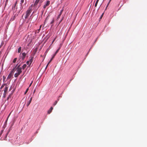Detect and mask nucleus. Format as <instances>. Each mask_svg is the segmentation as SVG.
Instances as JSON below:
<instances>
[{"mask_svg":"<svg viewBox=\"0 0 147 147\" xmlns=\"http://www.w3.org/2000/svg\"><path fill=\"white\" fill-rule=\"evenodd\" d=\"M20 65H19L17 68L16 70L17 73L14 74V76L15 78L18 77L19 75L22 73V68L20 67Z\"/></svg>","mask_w":147,"mask_h":147,"instance_id":"1","label":"nucleus"},{"mask_svg":"<svg viewBox=\"0 0 147 147\" xmlns=\"http://www.w3.org/2000/svg\"><path fill=\"white\" fill-rule=\"evenodd\" d=\"M32 5L29 7L28 9L26 12V15L25 17V18L26 19H27L28 17L30 16V13L32 11Z\"/></svg>","mask_w":147,"mask_h":147,"instance_id":"2","label":"nucleus"},{"mask_svg":"<svg viewBox=\"0 0 147 147\" xmlns=\"http://www.w3.org/2000/svg\"><path fill=\"white\" fill-rule=\"evenodd\" d=\"M43 0H36L34 4V6L35 7L38 3H39L38 7L40 6L41 5V3L43 1Z\"/></svg>","mask_w":147,"mask_h":147,"instance_id":"3","label":"nucleus"},{"mask_svg":"<svg viewBox=\"0 0 147 147\" xmlns=\"http://www.w3.org/2000/svg\"><path fill=\"white\" fill-rule=\"evenodd\" d=\"M50 4V1H47L46 2V3H45L44 5L43 6V8L45 9L46 7L49 6Z\"/></svg>","mask_w":147,"mask_h":147,"instance_id":"4","label":"nucleus"},{"mask_svg":"<svg viewBox=\"0 0 147 147\" xmlns=\"http://www.w3.org/2000/svg\"><path fill=\"white\" fill-rule=\"evenodd\" d=\"M32 97H31L30 100L27 102V103L26 104V105L27 106V107H28L29 106V105L30 104V103L31 102V101L32 100Z\"/></svg>","mask_w":147,"mask_h":147,"instance_id":"5","label":"nucleus"},{"mask_svg":"<svg viewBox=\"0 0 147 147\" xmlns=\"http://www.w3.org/2000/svg\"><path fill=\"white\" fill-rule=\"evenodd\" d=\"M13 74H12L10 73L8 76V77L7 78V79L9 80L11 79L12 76H13Z\"/></svg>","mask_w":147,"mask_h":147,"instance_id":"6","label":"nucleus"},{"mask_svg":"<svg viewBox=\"0 0 147 147\" xmlns=\"http://www.w3.org/2000/svg\"><path fill=\"white\" fill-rule=\"evenodd\" d=\"M33 57H30V59L28 61L30 62V65L32 62L33 61Z\"/></svg>","mask_w":147,"mask_h":147,"instance_id":"7","label":"nucleus"},{"mask_svg":"<svg viewBox=\"0 0 147 147\" xmlns=\"http://www.w3.org/2000/svg\"><path fill=\"white\" fill-rule=\"evenodd\" d=\"M53 109V107H51L50 108V109L48 111V113L49 114H50L51 112Z\"/></svg>","mask_w":147,"mask_h":147,"instance_id":"8","label":"nucleus"},{"mask_svg":"<svg viewBox=\"0 0 147 147\" xmlns=\"http://www.w3.org/2000/svg\"><path fill=\"white\" fill-rule=\"evenodd\" d=\"M26 56V54L25 53H22V59L23 60L25 58Z\"/></svg>","mask_w":147,"mask_h":147,"instance_id":"9","label":"nucleus"},{"mask_svg":"<svg viewBox=\"0 0 147 147\" xmlns=\"http://www.w3.org/2000/svg\"><path fill=\"white\" fill-rule=\"evenodd\" d=\"M63 10H61V11H60V13H59V15L58 16V17H57V19H59V18H60V16H61V14H62V12H63Z\"/></svg>","mask_w":147,"mask_h":147,"instance_id":"10","label":"nucleus"},{"mask_svg":"<svg viewBox=\"0 0 147 147\" xmlns=\"http://www.w3.org/2000/svg\"><path fill=\"white\" fill-rule=\"evenodd\" d=\"M16 18V15H14L13 16H12L10 19L11 21H13Z\"/></svg>","mask_w":147,"mask_h":147,"instance_id":"11","label":"nucleus"},{"mask_svg":"<svg viewBox=\"0 0 147 147\" xmlns=\"http://www.w3.org/2000/svg\"><path fill=\"white\" fill-rule=\"evenodd\" d=\"M8 89V87L7 86H5L4 89V92H7Z\"/></svg>","mask_w":147,"mask_h":147,"instance_id":"12","label":"nucleus"},{"mask_svg":"<svg viewBox=\"0 0 147 147\" xmlns=\"http://www.w3.org/2000/svg\"><path fill=\"white\" fill-rule=\"evenodd\" d=\"M12 93H11L9 95V96H8L7 97V100H9V98H11L12 96Z\"/></svg>","mask_w":147,"mask_h":147,"instance_id":"13","label":"nucleus"},{"mask_svg":"<svg viewBox=\"0 0 147 147\" xmlns=\"http://www.w3.org/2000/svg\"><path fill=\"white\" fill-rule=\"evenodd\" d=\"M26 67V64H24L22 66V69H24Z\"/></svg>","mask_w":147,"mask_h":147,"instance_id":"14","label":"nucleus"},{"mask_svg":"<svg viewBox=\"0 0 147 147\" xmlns=\"http://www.w3.org/2000/svg\"><path fill=\"white\" fill-rule=\"evenodd\" d=\"M21 47H20L18 49V53H20V52L21 51Z\"/></svg>","mask_w":147,"mask_h":147,"instance_id":"15","label":"nucleus"},{"mask_svg":"<svg viewBox=\"0 0 147 147\" xmlns=\"http://www.w3.org/2000/svg\"><path fill=\"white\" fill-rule=\"evenodd\" d=\"M55 54H54L53 56V57H52V58H51V59H50V61H49V62H51V61L53 59V58L54 57H55Z\"/></svg>","mask_w":147,"mask_h":147,"instance_id":"16","label":"nucleus"},{"mask_svg":"<svg viewBox=\"0 0 147 147\" xmlns=\"http://www.w3.org/2000/svg\"><path fill=\"white\" fill-rule=\"evenodd\" d=\"M16 66H17V65L15 67H14L13 69L11 71L10 73L13 74V71H14L15 70V68L16 67Z\"/></svg>","mask_w":147,"mask_h":147,"instance_id":"17","label":"nucleus"},{"mask_svg":"<svg viewBox=\"0 0 147 147\" xmlns=\"http://www.w3.org/2000/svg\"><path fill=\"white\" fill-rule=\"evenodd\" d=\"M99 1V0H96V2L95 4V7H96L97 6V4H98V2Z\"/></svg>","mask_w":147,"mask_h":147,"instance_id":"18","label":"nucleus"},{"mask_svg":"<svg viewBox=\"0 0 147 147\" xmlns=\"http://www.w3.org/2000/svg\"><path fill=\"white\" fill-rule=\"evenodd\" d=\"M17 60V58H15L13 61V63H15L16 62V61Z\"/></svg>","mask_w":147,"mask_h":147,"instance_id":"19","label":"nucleus"},{"mask_svg":"<svg viewBox=\"0 0 147 147\" xmlns=\"http://www.w3.org/2000/svg\"><path fill=\"white\" fill-rule=\"evenodd\" d=\"M5 85V84H3V85H2L0 88V89H1L4 87V86Z\"/></svg>","mask_w":147,"mask_h":147,"instance_id":"20","label":"nucleus"},{"mask_svg":"<svg viewBox=\"0 0 147 147\" xmlns=\"http://www.w3.org/2000/svg\"><path fill=\"white\" fill-rule=\"evenodd\" d=\"M7 93V92H4V93H3V97L5 98L6 97Z\"/></svg>","mask_w":147,"mask_h":147,"instance_id":"21","label":"nucleus"},{"mask_svg":"<svg viewBox=\"0 0 147 147\" xmlns=\"http://www.w3.org/2000/svg\"><path fill=\"white\" fill-rule=\"evenodd\" d=\"M57 101H55V102L53 104V106H55L56 104H57Z\"/></svg>","mask_w":147,"mask_h":147,"instance_id":"22","label":"nucleus"},{"mask_svg":"<svg viewBox=\"0 0 147 147\" xmlns=\"http://www.w3.org/2000/svg\"><path fill=\"white\" fill-rule=\"evenodd\" d=\"M29 90V88H27L26 90V91L25 92V93H24V94H26L27 93V92H28V90Z\"/></svg>","mask_w":147,"mask_h":147,"instance_id":"23","label":"nucleus"},{"mask_svg":"<svg viewBox=\"0 0 147 147\" xmlns=\"http://www.w3.org/2000/svg\"><path fill=\"white\" fill-rule=\"evenodd\" d=\"M60 49V48H59L58 49H57V50L56 51L55 53V55H56V54L58 53L59 50Z\"/></svg>","mask_w":147,"mask_h":147,"instance_id":"24","label":"nucleus"},{"mask_svg":"<svg viewBox=\"0 0 147 147\" xmlns=\"http://www.w3.org/2000/svg\"><path fill=\"white\" fill-rule=\"evenodd\" d=\"M30 62L28 61L27 62H26V63L28 65H29V66H30Z\"/></svg>","mask_w":147,"mask_h":147,"instance_id":"25","label":"nucleus"},{"mask_svg":"<svg viewBox=\"0 0 147 147\" xmlns=\"http://www.w3.org/2000/svg\"><path fill=\"white\" fill-rule=\"evenodd\" d=\"M54 19H53H53L52 20V21H51V22L50 23H51V24H53V23H54Z\"/></svg>","mask_w":147,"mask_h":147,"instance_id":"26","label":"nucleus"},{"mask_svg":"<svg viewBox=\"0 0 147 147\" xmlns=\"http://www.w3.org/2000/svg\"><path fill=\"white\" fill-rule=\"evenodd\" d=\"M17 1L15 3V4H14V7H14V8H15V7H16V5L17 4Z\"/></svg>","mask_w":147,"mask_h":147,"instance_id":"27","label":"nucleus"},{"mask_svg":"<svg viewBox=\"0 0 147 147\" xmlns=\"http://www.w3.org/2000/svg\"><path fill=\"white\" fill-rule=\"evenodd\" d=\"M20 2H21L20 4L21 5H22V3H23L24 2V0H21Z\"/></svg>","mask_w":147,"mask_h":147,"instance_id":"28","label":"nucleus"},{"mask_svg":"<svg viewBox=\"0 0 147 147\" xmlns=\"http://www.w3.org/2000/svg\"><path fill=\"white\" fill-rule=\"evenodd\" d=\"M50 63V62H49H49H48V64H47V66H46V67L45 68L46 69L47 68L48 65H49V64Z\"/></svg>","mask_w":147,"mask_h":147,"instance_id":"29","label":"nucleus"},{"mask_svg":"<svg viewBox=\"0 0 147 147\" xmlns=\"http://www.w3.org/2000/svg\"><path fill=\"white\" fill-rule=\"evenodd\" d=\"M103 14H104V13H103L102 14V15H101V16H100V19H101V18H102V16H103Z\"/></svg>","mask_w":147,"mask_h":147,"instance_id":"30","label":"nucleus"},{"mask_svg":"<svg viewBox=\"0 0 147 147\" xmlns=\"http://www.w3.org/2000/svg\"><path fill=\"white\" fill-rule=\"evenodd\" d=\"M3 81H4L5 79V77H4V76H3Z\"/></svg>","mask_w":147,"mask_h":147,"instance_id":"31","label":"nucleus"},{"mask_svg":"<svg viewBox=\"0 0 147 147\" xmlns=\"http://www.w3.org/2000/svg\"><path fill=\"white\" fill-rule=\"evenodd\" d=\"M40 29H39L38 30H37L38 32H37V33H39V32H40Z\"/></svg>","mask_w":147,"mask_h":147,"instance_id":"32","label":"nucleus"},{"mask_svg":"<svg viewBox=\"0 0 147 147\" xmlns=\"http://www.w3.org/2000/svg\"><path fill=\"white\" fill-rule=\"evenodd\" d=\"M56 38H55L53 40V41H52V43H53V42L55 41V39H56Z\"/></svg>","mask_w":147,"mask_h":147,"instance_id":"33","label":"nucleus"},{"mask_svg":"<svg viewBox=\"0 0 147 147\" xmlns=\"http://www.w3.org/2000/svg\"><path fill=\"white\" fill-rule=\"evenodd\" d=\"M110 2H109H109L108 3L107 5V7L108 6V5H109Z\"/></svg>","mask_w":147,"mask_h":147,"instance_id":"34","label":"nucleus"},{"mask_svg":"<svg viewBox=\"0 0 147 147\" xmlns=\"http://www.w3.org/2000/svg\"><path fill=\"white\" fill-rule=\"evenodd\" d=\"M32 83V82L29 85V87H30Z\"/></svg>","mask_w":147,"mask_h":147,"instance_id":"35","label":"nucleus"},{"mask_svg":"<svg viewBox=\"0 0 147 147\" xmlns=\"http://www.w3.org/2000/svg\"><path fill=\"white\" fill-rule=\"evenodd\" d=\"M47 19H48V17H47L46 18V20H45V22H46V20H47Z\"/></svg>","mask_w":147,"mask_h":147,"instance_id":"36","label":"nucleus"},{"mask_svg":"<svg viewBox=\"0 0 147 147\" xmlns=\"http://www.w3.org/2000/svg\"><path fill=\"white\" fill-rule=\"evenodd\" d=\"M41 27H42V25H40V28H39V29H40Z\"/></svg>","mask_w":147,"mask_h":147,"instance_id":"37","label":"nucleus"},{"mask_svg":"<svg viewBox=\"0 0 147 147\" xmlns=\"http://www.w3.org/2000/svg\"><path fill=\"white\" fill-rule=\"evenodd\" d=\"M35 92V90H34V93Z\"/></svg>","mask_w":147,"mask_h":147,"instance_id":"38","label":"nucleus"},{"mask_svg":"<svg viewBox=\"0 0 147 147\" xmlns=\"http://www.w3.org/2000/svg\"><path fill=\"white\" fill-rule=\"evenodd\" d=\"M111 0H110V1H109V2H110V1H111Z\"/></svg>","mask_w":147,"mask_h":147,"instance_id":"39","label":"nucleus"}]
</instances>
